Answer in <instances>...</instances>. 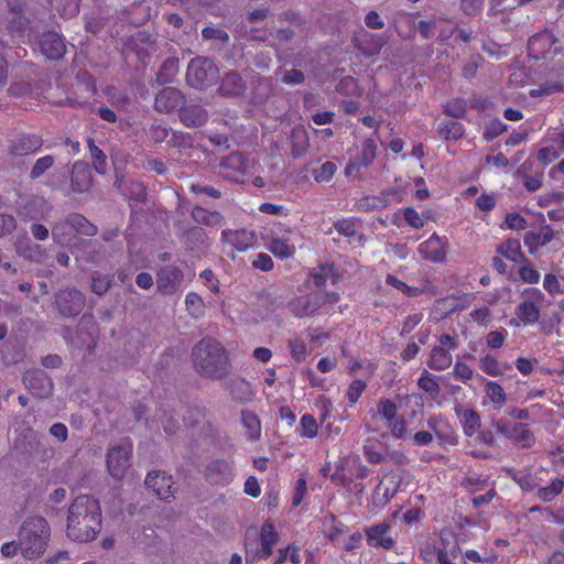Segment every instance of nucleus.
Masks as SVG:
<instances>
[{
    "label": "nucleus",
    "mask_w": 564,
    "mask_h": 564,
    "mask_svg": "<svg viewBox=\"0 0 564 564\" xmlns=\"http://www.w3.org/2000/svg\"><path fill=\"white\" fill-rule=\"evenodd\" d=\"M101 530V508L97 499L89 495L76 497L68 508L67 536L75 542L95 540Z\"/></svg>",
    "instance_id": "obj_1"
},
{
    "label": "nucleus",
    "mask_w": 564,
    "mask_h": 564,
    "mask_svg": "<svg viewBox=\"0 0 564 564\" xmlns=\"http://www.w3.org/2000/svg\"><path fill=\"white\" fill-rule=\"evenodd\" d=\"M195 371L205 378L220 380L231 369L229 355L224 345L215 338L204 337L192 349Z\"/></svg>",
    "instance_id": "obj_2"
},
{
    "label": "nucleus",
    "mask_w": 564,
    "mask_h": 564,
    "mask_svg": "<svg viewBox=\"0 0 564 564\" xmlns=\"http://www.w3.org/2000/svg\"><path fill=\"white\" fill-rule=\"evenodd\" d=\"M218 78L219 68L208 57L197 56L187 66L186 82L193 88L205 89L213 86Z\"/></svg>",
    "instance_id": "obj_3"
},
{
    "label": "nucleus",
    "mask_w": 564,
    "mask_h": 564,
    "mask_svg": "<svg viewBox=\"0 0 564 564\" xmlns=\"http://www.w3.org/2000/svg\"><path fill=\"white\" fill-rule=\"evenodd\" d=\"M545 294L539 288H527L522 301L516 307V316L524 326H532L540 321Z\"/></svg>",
    "instance_id": "obj_4"
},
{
    "label": "nucleus",
    "mask_w": 564,
    "mask_h": 564,
    "mask_svg": "<svg viewBox=\"0 0 564 564\" xmlns=\"http://www.w3.org/2000/svg\"><path fill=\"white\" fill-rule=\"evenodd\" d=\"M458 347L457 336L442 334L429 354L426 366L434 371H444L453 364L452 352Z\"/></svg>",
    "instance_id": "obj_5"
},
{
    "label": "nucleus",
    "mask_w": 564,
    "mask_h": 564,
    "mask_svg": "<svg viewBox=\"0 0 564 564\" xmlns=\"http://www.w3.org/2000/svg\"><path fill=\"white\" fill-rule=\"evenodd\" d=\"M29 322L21 323L13 330L9 340L4 341L0 347V357L4 365H14L24 360L25 345L28 339Z\"/></svg>",
    "instance_id": "obj_6"
},
{
    "label": "nucleus",
    "mask_w": 564,
    "mask_h": 564,
    "mask_svg": "<svg viewBox=\"0 0 564 564\" xmlns=\"http://www.w3.org/2000/svg\"><path fill=\"white\" fill-rule=\"evenodd\" d=\"M377 156V144L373 139L367 138L361 141L358 152L350 156L344 173L346 177L359 180L361 177V171L372 164Z\"/></svg>",
    "instance_id": "obj_7"
},
{
    "label": "nucleus",
    "mask_w": 564,
    "mask_h": 564,
    "mask_svg": "<svg viewBox=\"0 0 564 564\" xmlns=\"http://www.w3.org/2000/svg\"><path fill=\"white\" fill-rule=\"evenodd\" d=\"M67 228L87 237H93L97 234V227L86 217L77 213L70 214L65 224H56L52 227V235L57 243L67 245L69 242L68 234L65 231Z\"/></svg>",
    "instance_id": "obj_8"
},
{
    "label": "nucleus",
    "mask_w": 564,
    "mask_h": 564,
    "mask_svg": "<svg viewBox=\"0 0 564 564\" xmlns=\"http://www.w3.org/2000/svg\"><path fill=\"white\" fill-rule=\"evenodd\" d=\"M260 546L249 550L246 546V563L253 564L261 560H268L273 554V546L279 540L274 525L270 522L262 524L260 529Z\"/></svg>",
    "instance_id": "obj_9"
},
{
    "label": "nucleus",
    "mask_w": 564,
    "mask_h": 564,
    "mask_svg": "<svg viewBox=\"0 0 564 564\" xmlns=\"http://www.w3.org/2000/svg\"><path fill=\"white\" fill-rule=\"evenodd\" d=\"M132 455V443L126 441L120 445L112 446L107 453V468L109 474L116 478L121 479L130 466V458Z\"/></svg>",
    "instance_id": "obj_10"
},
{
    "label": "nucleus",
    "mask_w": 564,
    "mask_h": 564,
    "mask_svg": "<svg viewBox=\"0 0 564 564\" xmlns=\"http://www.w3.org/2000/svg\"><path fill=\"white\" fill-rule=\"evenodd\" d=\"M364 531L369 547L392 550L397 544V541L391 535V524L389 521L367 527Z\"/></svg>",
    "instance_id": "obj_11"
},
{
    "label": "nucleus",
    "mask_w": 564,
    "mask_h": 564,
    "mask_svg": "<svg viewBox=\"0 0 564 564\" xmlns=\"http://www.w3.org/2000/svg\"><path fill=\"white\" fill-rule=\"evenodd\" d=\"M221 242L232 252H246L257 245V236L247 229H225L221 231Z\"/></svg>",
    "instance_id": "obj_12"
},
{
    "label": "nucleus",
    "mask_w": 564,
    "mask_h": 564,
    "mask_svg": "<svg viewBox=\"0 0 564 564\" xmlns=\"http://www.w3.org/2000/svg\"><path fill=\"white\" fill-rule=\"evenodd\" d=\"M56 305L62 315L74 317L83 311L85 296L78 290L61 291L56 295Z\"/></svg>",
    "instance_id": "obj_13"
},
{
    "label": "nucleus",
    "mask_w": 564,
    "mask_h": 564,
    "mask_svg": "<svg viewBox=\"0 0 564 564\" xmlns=\"http://www.w3.org/2000/svg\"><path fill=\"white\" fill-rule=\"evenodd\" d=\"M185 106V96L174 87H164L154 99V109L162 113H171Z\"/></svg>",
    "instance_id": "obj_14"
},
{
    "label": "nucleus",
    "mask_w": 564,
    "mask_h": 564,
    "mask_svg": "<svg viewBox=\"0 0 564 564\" xmlns=\"http://www.w3.org/2000/svg\"><path fill=\"white\" fill-rule=\"evenodd\" d=\"M184 279L183 271L175 265H165L156 272L158 291L163 295L174 294Z\"/></svg>",
    "instance_id": "obj_15"
},
{
    "label": "nucleus",
    "mask_w": 564,
    "mask_h": 564,
    "mask_svg": "<svg viewBox=\"0 0 564 564\" xmlns=\"http://www.w3.org/2000/svg\"><path fill=\"white\" fill-rule=\"evenodd\" d=\"M235 476L232 462L226 459L212 460L205 468V478L213 485H228Z\"/></svg>",
    "instance_id": "obj_16"
},
{
    "label": "nucleus",
    "mask_w": 564,
    "mask_h": 564,
    "mask_svg": "<svg viewBox=\"0 0 564 564\" xmlns=\"http://www.w3.org/2000/svg\"><path fill=\"white\" fill-rule=\"evenodd\" d=\"M220 166L227 178L237 183H243L248 174L249 161L242 153L232 152L224 159Z\"/></svg>",
    "instance_id": "obj_17"
},
{
    "label": "nucleus",
    "mask_w": 564,
    "mask_h": 564,
    "mask_svg": "<svg viewBox=\"0 0 564 564\" xmlns=\"http://www.w3.org/2000/svg\"><path fill=\"white\" fill-rule=\"evenodd\" d=\"M447 238L433 234L419 246V253L424 260L442 263L446 260Z\"/></svg>",
    "instance_id": "obj_18"
},
{
    "label": "nucleus",
    "mask_w": 564,
    "mask_h": 564,
    "mask_svg": "<svg viewBox=\"0 0 564 564\" xmlns=\"http://www.w3.org/2000/svg\"><path fill=\"white\" fill-rule=\"evenodd\" d=\"M556 42L557 39L554 33L549 29H544L529 39L528 53L536 61L545 58L546 54L550 53Z\"/></svg>",
    "instance_id": "obj_19"
},
{
    "label": "nucleus",
    "mask_w": 564,
    "mask_h": 564,
    "mask_svg": "<svg viewBox=\"0 0 564 564\" xmlns=\"http://www.w3.org/2000/svg\"><path fill=\"white\" fill-rule=\"evenodd\" d=\"M289 310L297 318L313 317L317 314H323L319 307L318 296L315 292L296 296L289 303Z\"/></svg>",
    "instance_id": "obj_20"
},
{
    "label": "nucleus",
    "mask_w": 564,
    "mask_h": 564,
    "mask_svg": "<svg viewBox=\"0 0 564 564\" xmlns=\"http://www.w3.org/2000/svg\"><path fill=\"white\" fill-rule=\"evenodd\" d=\"M37 44L42 54L51 61H58L66 53L65 41L63 36L55 31L44 33Z\"/></svg>",
    "instance_id": "obj_21"
},
{
    "label": "nucleus",
    "mask_w": 564,
    "mask_h": 564,
    "mask_svg": "<svg viewBox=\"0 0 564 564\" xmlns=\"http://www.w3.org/2000/svg\"><path fill=\"white\" fill-rule=\"evenodd\" d=\"M145 486L158 496L161 500H167L174 496L175 489L172 476L166 475L162 471L149 473L145 481Z\"/></svg>",
    "instance_id": "obj_22"
},
{
    "label": "nucleus",
    "mask_w": 564,
    "mask_h": 564,
    "mask_svg": "<svg viewBox=\"0 0 564 564\" xmlns=\"http://www.w3.org/2000/svg\"><path fill=\"white\" fill-rule=\"evenodd\" d=\"M555 238V231L550 225H543L540 230L527 231L523 236V243L530 256H535L540 248L545 247Z\"/></svg>",
    "instance_id": "obj_23"
},
{
    "label": "nucleus",
    "mask_w": 564,
    "mask_h": 564,
    "mask_svg": "<svg viewBox=\"0 0 564 564\" xmlns=\"http://www.w3.org/2000/svg\"><path fill=\"white\" fill-rule=\"evenodd\" d=\"M427 427L435 434L441 444L455 445L457 443V435L455 434L449 422L442 415H433L429 417Z\"/></svg>",
    "instance_id": "obj_24"
},
{
    "label": "nucleus",
    "mask_w": 564,
    "mask_h": 564,
    "mask_svg": "<svg viewBox=\"0 0 564 564\" xmlns=\"http://www.w3.org/2000/svg\"><path fill=\"white\" fill-rule=\"evenodd\" d=\"M460 553L457 539L453 534H442L441 543L436 550L437 564H454Z\"/></svg>",
    "instance_id": "obj_25"
},
{
    "label": "nucleus",
    "mask_w": 564,
    "mask_h": 564,
    "mask_svg": "<svg viewBox=\"0 0 564 564\" xmlns=\"http://www.w3.org/2000/svg\"><path fill=\"white\" fill-rule=\"evenodd\" d=\"M310 279L317 289H323L328 282L335 285L339 280V273L334 263H319L311 271Z\"/></svg>",
    "instance_id": "obj_26"
},
{
    "label": "nucleus",
    "mask_w": 564,
    "mask_h": 564,
    "mask_svg": "<svg viewBox=\"0 0 564 564\" xmlns=\"http://www.w3.org/2000/svg\"><path fill=\"white\" fill-rule=\"evenodd\" d=\"M91 172L86 162H75L72 167L70 186L75 193H85L91 186Z\"/></svg>",
    "instance_id": "obj_27"
},
{
    "label": "nucleus",
    "mask_w": 564,
    "mask_h": 564,
    "mask_svg": "<svg viewBox=\"0 0 564 564\" xmlns=\"http://www.w3.org/2000/svg\"><path fill=\"white\" fill-rule=\"evenodd\" d=\"M480 381L485 383L484 392L485 397L482 400V404L486 405L487 402L492 404L495 409L500 410L507 402V394L500 383L497 381L487 380L480 375H477Z\"/></svg>",
    "instance_id": "obj_28"
},
{
    "label": "nucleus",
    "mask_w": 564,
    "mask_h": 564,
    "mask_svg": "<svg viewBox=\"0 0 564 564\" xmlns=\"http://www.w3.org/2000/svg\"><path fill=\"white\" fill-rule=\"evenodd\" d=\"M180 120L186 127H200L208 120L207 110L198 104H188L180 109Z\"/></svg>",
    "instance_id": "obj_29"
},
{
    "label": "nucleus",
    "mask_w": 564,
    "mask_h": 564,
    "mask_svg": "<svg viewBox=\"0 0 564 564\" xmlns=\"http://www.w3.org/2000/svg\"><path fill=\"white\" fill-rule=\"evenodd\" d=\"M219 91L223 96H240L246 91V82L238 72H228L220 82Z\"/></svg>",
    "instance_id": "obj_30"
},
{
    "label": "nucleus",
    "mask_w": 564,
    "mask_h": 564,
    "mask_svg": "<svg viewBox=\"0 0 564 564\" xmlns=\"http://www.w3.org/2000/svg\"><path fill=\"white\" fill-rule=\"evenodd\" d=\"M226 389L229 391L231 399L240 404L250 402L254 397L250 383L242 378L230 380L226 383Z\"/></svg>",
    "instance_id": "obj_31"
},
{
    "label": "nucleus",
    "mask_w": 564,
    "mask_h": 564,
    "mask_svg": "<svg viewBox=\"0 0 564 564\" xmlns=\"http://www.w3.org/2000/svg\"><path fill=\"white\" fill-rule=\"evenodd\" d=\"M465 127L457 120L445 119L438 122L436 132L444 141H457L465 134Z\"/></svg>",
    "instance_id": "obj_32"
},
{
    "label": "nucleus",
    "mask_w": 564,
    "mask_h": 564,
    "mask_svg": "<svg viewBox=\"0 0 564 564\" xmlns=\"http://www.w3.org/2000/svg\"><path fill=\"white\" fill-rule=\"evenodd\" d=\"M512 442L521 448L529 449L535 445L536 438L534 433L529 429L528 424L514 422Z\"/></svg>",
    "instance_id": "obj_33"
},
{
    "label": "nucleus",
    "mask_w": 564,
    "mask_h": 564,
    "mask_svg": "<svg viewBox=\"0 0 564 564\" xmlns=\"http://www.w3.org/2000/svg\"><path fill=\"white\" fill-rule=\"evenodd\" d=\"M241 424L247 432L249 441L256 442L260 440L262 426L257 414L248 410L241 411Z\"/></svg>",
    "instance_id": "obj_34"
},
{
    "label": "nucleus",
    "mask_w": 564,
    "mask_h": 564,
    "mask_svg": "<svg viewBox=\"0 0 564 564\" xmlns=\"http://www.w3.org/2000/svg\"><path fill=\"white\" fill-rule=\"evenodd\" d=\"M497 252L513 263H521L525 257L521 250V243L518 239H507L498 246Z\"/></svg>",
    "instance_id": "obj_35"
},
{
    "label": "nucleus",
    "mask_w": 564,
    "mask_h": 564,
    "mask_svg": "<svg viewBox=\"0 0 564 564\" xmlns=\"http://www.w3.org/2000/svg\"><path fill=\"white\" fill-rule=\"evenodd\" d=\"M170 132H171L170 129L162 124H153L150 128V138L152 141H154L156 143H161L166 140L167 144L171 147L181 145L183 142L180 140H183L184 135L183 134L178 135L175 131H172V138L167 139Z\"/></svg>",
    "instance_id": "obj_36"
},
{
    "label": "nucleus",
    "mask_w": 564,
    "mask_h": 564,
    "mask_svg": "<svg viewBox=\"0 0 564 564\" xmlns=\"http://www.w3.org/2000/svg\"><path fill=\"white\" fill-rule=\"evenodd\" d=\"M417 387L419 389L427 394L432 400H435L438 398L441 392V387L437 381V377L431 372H429L426 369H424L421 373V376L417 379Z\"/></svg>",
    "instance_id": "obj_37"
},
{
    "label": "nucleus",
    "mask_w": 564,
    "mask_h": 564,
    "mask_svg": "<svg viewBox=\"0 0 564 564\" xmlns=\"http://www.w3.org/2000/svg\"><path fill=\"white\" fill-rule=\"evenodd\" d=\"M191 215L195 223L210 227L221 225L224 219L223 215L219 212H209L199 206H195L192 209Z\"/></svg>",
    "instance_id": "obj_38"
},
{
    "label": "nucleus",
    "mask_w": 564,
    "mask_h": 564,
    "mask_svg": "<svg viewBox=\"0 0 564 564\" xmlns=\"http://www.w3.org/2000/svg\"><path fill=\"white\" fill-rule=\"evenodd\" d=\"M386 283L390 286L398 289L408 297H416V296L423 294L427 290V288L420 289L416 286H410L405 282L401 281L400 279H398L395 275H392V274L387 275ZM429 292L431 294H436V286L431 285V288L429 289Z\"/></svg>",
    "instance_id": "obj_39"
},
{
    "label": "nucleus",
    "mask_w": 564,
    "mask_h": 564,
    "mask_svg": "<svg viewBox=\"0 0 564 564\" xmlns=\"http://www.w3.org/2000/svg\"><path fill=\"white\" fill-rule=\"evenodd\" d=\"M268 249L279 259H289L295 253V246L290 243L288 239L272 238L268 245Z\"/></svg>",
    "instance_id": "obj_40"
},
{
    "label": "nucleus",
    "mask_w": 564,
    "mask_h": 564,
    "mask_svg": "<svg viewBox=\"0 0 564 564\" xmlns=\"http://www.w3.org/2000/svg\"><path fill=\"white\" fill-rule=\"evenodd\" d=\"M443 113L454 119H463L467 113V101L464 98H452L442 104Z\"/></svg>",
    "instance_id": "obj_41"
},
{
    "label": "nucleus",
    "mask_w": 564,
    "mask_h": 564,
    "mask_svg": "<svg viewBox=\"0 0 564 564\" xmlns=\"http://www.w3.org/2000/svg\"><path fill=\"white\" fill-rule=\"evenodd\" d=\"M288 348L291 355V358L296 362H303L311 355V349L308 348L305 340L299 336L292 337L288 341Z\"/></svg>",
    "instance_id": "obj_42"
},
{
    "label": "nucleus",
    "mask_w": 564,
    "mask_h": 564,
    "mask_svg": "<svg viewBox=\"0 0 564 564\" xmlns=\"http://www.w3.org/2000/svg\"><path fill=\"white\" fill-rule=\"evenodd\" d=\"M463 430L465 435L473 436L481 425V419L477 411L466 409L460 414Z\"/></svg>",
    "instance_id": "obj_43"
},
{
    "label": "nucleus",
    "mask_w": 564,
    "mask_h": 564,
    "mask_svg": "<svg viewBox=\"0 0 564 564\" xmlns=\"http://www.w3.org/2000/svg\"><path fill=\"white\" fill-rule=\"evenodd\" d=\"M87 144L95 171L99 174L106 173L107 170V158L104 151L95 144L93 138L87 139Z\"/></svg>",
    "instance_id": "obj_44"
},
{
    "label": "nucleus",
    "mask_w": 564,
    "mask_h": 564,
    "mask_svg": "<svg viewBox=\"0 0 564 564\" xmlns=\"http://www.w3.org/2000/svg\"><path fill=\"white\" fill-rule=\"evenodd\" d=\"M564 488V480L561 478H555L551 481L550 485L541 487L536 491V496L543 502L553 501Z\"/></svg>",
    "instance_id": "obj_45"
},
{
    "label": "nucleus",
    "mask_w": 564,
    "mask_h": 564,
    "mask_svg": "<svg viewBox=\"0 0 564 564\" xmlns=\"http://www.w3.org/2000/svg\"><path fill=\"white\" fill-rule=\"evenodd\" d=\"M479 368L484 373L490 377H499L503 375V369L500 361L496 356L491 354H486L480 357Z\"/></svg>",
    "instance_id": "obj_46"
},
{
    "label": "nucleus",
    "mask_w": 564,
    "mask_h": 564,
    "mask_svg": "<svg viewBox=\"0 0 564 564\" xmlns=\"http://www.w3.org/2000/svg\"><path fill=\"white\" fill-rule=\"evenodd\" d=\"M185 307L188 314L194 318H199L205 314V303L202 296L195 292H188L186 294Z\"/></svg>",
    "instance_id": "obj_47"
},
{
    "label": "nucleus",
    "mask_w": 564,
    "mask_h": 564,
    "mask_svg": "<svg viewBox=\"0 0 564 564\" xmlns=\"http://www.w3.org/2000/svg\"><path fill=\"white\" fill-rule=\"evenodd\" d=\"M463 489L468 494L482 491L488 486V477L482 475H467L460 482Z\"/></svg>",
    "instance_id": "obj_48"
},
{
    "label": "nucleus",
    "mask_w": 564,
    "mask_h": 564,
    "mask_svg": "<svg viewBox=\"0 0 564 564\" xmlns=\"http://www.w3.org/2000/svg\"><path fill=\"white\" fill-rule=\"evenodd\" d=\"M34 149V140L30 135H22L13 140L10 145V153L14 156H23L32 152Z\"/></svg>",
    "instance_id": "obj_49"
},
{
    "label": "nucleus",
    "mask_w": 564,
    "mask_h": 564,
    "mask_svg": "<svg viewBox=\"0 0 564 564\" xmlns=\"http://www.w3.org/2000/svg\"><path fill=\"white\" fill-rule=\"evenodd\" d=\"M104 94L108 98V101L117 109H123L129 104L130 98L127 93L120 90L113 86H107L104 89Z\"/></svg>",
    "instance_id": "obj_50"
},
{
    "label": "nucleus",
    "mask_w": 564,
    "mask_h": 564,
    "mask_svg": "<svg viewBox=\"0 0 564 564\" xmlns=\"http://www.w3.org/2000/svg\"><path fill=\"white\" fill-rule=\"evenodd\" d=\"M318 433V423L312 414H304L300 420L299 435L301 437L314 438Z\"/></svg>",
    "instance_id": "obj_51"
},
{
    "label": "nucleus",
    "mask_w": 564,
    "mask_h": 564,
    "mask_svg": "<svg viewBox=\"0 0 564 564\" xmlns=\"http://www.w3.org/2000/svg\"><path fill=\"white\" fill-rule=\"evenodd\" d=\"M564 152L555 144L542 147L536 153V160L543 165L547 166L555 162Z\"/></svg>",
    "instance_id": "obj_52"
},
{
    "label": "nucleus",
    "mask_w": 564,
    "mask_h": 564,
    "mask_svg": "<svg viewBox=\"0 0 564 564\" xmlns=\"http://www.w3.org/2000/svg\"><path fill=\"white\" fill-rule=\"evenodd\" d=\"M543 289L552 296L564 294V276L560 278L553 273H545Z\"/></svg>",
    "instance_id": "obj_53"
},
{
    "label": "nucleus",
    "mask_w": 564,
    "mask_h": 564,
    "mask_svg": "<svg viewBox=\"0 0 564 564\" xmlns=\"http://www.w3.org/2000/svg\"><path fill=\"white\" fill-rule=\"evenodd\" d=\"M366 389L367 382L362 379H355L348 384L345 397L348 400L349 406L358 403Z\"/></svg>",
    "instance_id": "obj_54"
},
{
    "label": "nucleus",
    "mask_w": 564,
    "mask_h": 564,
    "mask_svg": "<svg viewBox=\"0 0 564 564\" xmlns=\"http://www.w3.org/2000/svg\"><path fill=\"white\" fill-rule=\"evenodd\" d=\"M467 305L458 303V297L455 295L436 300V308L441 310L445 316L464 311Z\"/></svg>",
    "instance_id": "obj_55"
},
{
    "label": "nucleus",
    "mask_w": 564,
    "mask_h": 564,
    "mask_svg": "<svg viewBox=\"0 0 564 564\" xmlns=\"http://www.w3.org/2000/svg\"><path fill=\"white\" fill-rule=\"evenodd\" d=\"M50 536L51 528L47 521L42 517H37V557L46 550Z\"/></svg>",
    "instance_id": "obj_56"
},
{
    "label": "nucleus",
    "mask_w": 564,
    "mask_h": 564,
    "mask_svg": "<svg viewBox=\"0 0 564 564\" xmlns=\"http://www.w3.org/2000/svg\"><path fill=\"white\" fill-rule=\"evenodd\" d=\"M402 197L399 193V191L394 188H389L386 191H382L378 196H372V207L375 208H383L387 207L392 200L393 202H401Z\"/></svg>",
    "instance_id": "obj_57"
},
{
    "label": "nucleus",
    "mask_w": 564,
    "mask_h": 564,
    "mask_svg": "<svg viewBox=\"0 0 564 564\" xmlns=\"http://www.w3.org/2000/svg\"><path fill=\"white\" fill-rule=\"evenodd\" d=\"M377 411L381 419L391 422L397 416L398 405L391 399L381 398L377 403Z\"/></svg>",
    "instance_id": "obj_58"
},
{
    "label": "nucleus",
    "mask_w": 564,
    "mask_h": 564,
    "mask_svg": "<svg viewBox=\"0 0 564 564\" xmlns=\"http://www.w3.org/2000/svg\"><path fill=\"white\" fill-rule=\"evenodd\" d=\"M522 265L519 268V278L522 282L529 284H536L541 279L540 272L533 267L532 263L525 258L524 261L521 262Z\"/></svg>",
    "instance_id": "obj_59"
},
{
    "label": "nucleus",
    "mask_w": 564,
    "mask_h": 564,
    "mask_svg": "<svg viewBox=\"0 0 564 564\" xmlns=\"http://www.w3.org/2000/svg\"><path fill=\"white\" fill-rule=\"evenodd\" d=\"M452 375L456 380L462 381L464 384H468V381L471 380L478 373L467 365L460 360H456L452 370Z\"/></svg>",
    "instance_id": "obj_60"
},
{
    "label": "nucleus",
    "mask_w": 564,
    "mask_h": 564,
    "mask_svg": "<svg viewBox=\"0 0 564 564\" xmlns=\"http://www.w3.org/2000/svg\"><path fill=\"white\" fill-rule=\"evenodd\" d=\"M337 171L335 163L330 161L324 162L321 166L312 171V175L317 183L329 182Z\"/></svg>",
    "instance_id": "obj_61"
},
{
    "label": "nucleus",
    "mask_w": 564,
    "mask_h": 564,
    "mask_svg": "<svg viewBox=\"0 0 564 564\" xmlns=\"http://www.w3.org/2000/svg\"><path fill=\"white\" fill-rule=\"evenodd\" d=\"M506 130L507 124L499 119H494L485 124L482 139L490 142L501 135Z\"/></svg>",
    "instance_id": "obj_62"
},
{
    "label": "nucleus",
    "mask_w": 564,
    "mask_h": 564,
    "mask_svg": "<svg viewBox=\"0 0 564 564\" xmlns=\"http://www.w3.org/2000/svg\"><path fill=\"white\" fill-rule=\"evenodd\" d=\"M178 72V61L175 58L166 59L158 74V79L161 83H170Z\"/></svg>",
    "instance_id": "obj_63"
},
{
    "label": "nucleus",
    "mask_w": 564,
    "mask_h": 564,
    "mask_svg": "<svg viewBox=\"0 0 564 564\" xmlns=\"http://www.w3.org/2000/svg\"><path fill=\"white\" fill-rule=\"evenodd\" d=\"M508 337V330L503 327H500L499 329L489 332L485 339L486 345L490 349H500Z\"/></svg>",
    "instance_id": "obj_64"
}]
</instances>
